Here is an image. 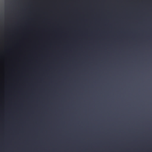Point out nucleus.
I'll use <instances>...</instances> for the list:
<instances>
[{
    "mask_svg": "<svg viewBox=\"0 0 152 152\" xmlns=\"http://www.w3.org/2000/svg\"><path fill=\"white\" fill-rule=\"evenodd\" d=\"M95 112H96V109H95Z\"/></svg>",
    "mask_w": 152,
    "mask_h": 152,
    "instance_id": "1",
    "label": "nucleus"
},
{
    "mask_svg": "<svg viewBox=\"0 0 152 152\" xmlns=\"http://www.w3.org/2000/svg\"><path fill=\"white\" fill-rule=\"evenodd\" d=\"M95 112H96V109H95Z\"/></svg>",
    "mask_w": 152,
    "mask_h": 152,
    "instance_id": "2",
    "label": "nucleus"
},
{
    "mask_svg": "<svg viewBox=\"0 0 152 152\" xmlns=\"http://www.w3.org/2000/svg\"><path fill=\"white\" fill-rule=\"evenodd\" d=\"M95 112H96V109H95Z\"/></svg>",
    "mask_w": 152,
    "mask_h": 152,
    "instance_id": "3",
    "label": "nucleus"
},
{
    "mask_svg": "<svg viewBox=\"0 0 152 152\" xmlns=\"http://www.w3.org/2000/svg\"><path fill=\"white\" fill-rule=\"evenodd\" d=\"M95 112H96V109H95Z\"/></svg>",
    "mask_w": 152,
    "mask_h": 152,
    "instance_id": "4",
    "label": "nucleus"
},
{
    "mask_svg": "<svg viewBox=\"0 0 152 152\" xmlns=\"http://www.w3.org/2000/svg\"><path fill=\"white\" fill-rule=\"evenodd\" d=\"M95 85H96V84H95Z\"/></svg>",
    "mask_w": 152,
    "mask_h": 152,
    "instance_id": "5",
    "label": "nucleus"
}]
</instances>
